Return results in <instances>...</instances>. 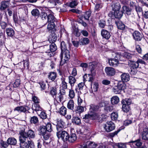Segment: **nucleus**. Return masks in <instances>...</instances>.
<instances>
[{
    "label": "nucleus",
    "mask_w": 148,
    "mask_h": 148,
    "mask_svg": "<svg viewBox=\"0 0 148 148\" xmlns=\"http://www.w3.org/2000/svg\"><path fill=\"white\" fill-rule=\"evenodd\" d=\"M122 109L123 111L125 112H128L130 110L129 106L123 104Z\"/></svg>",
    "instance_id": "obj_50"
},
{
    "label": "nucleus",
    "mask_w": 148,
    "mask_h": 148,
    "mask_svg": "<svg viewBox=\"0 0 148 148\" xmlns=\"http://www.w3.org/2000/svg\"><path fill=\"white\" fill-rule=\"evenodd\" d=\"M133 38L136 40L138 41L141 40L142 36L141 34L139 32L136 31L132 34Z\"/></svg>",
    "instance_id": "obj_9"
},
{
    "label": "nucleus",
    "mask_w": 148,
    "mask_h": 148,
    "mask_svg": "<svg viewBox=\"0 0 148 148\" xmlns=\"http://www.w3.org/2000/svg\"><path fill=\"white\" fill-rule=\"evenodd\" d=\"M30 109V108L27 106H22L16 107L14 109V110H16L20 112H25L29 110Z\"/></svg>",
    "instance_id": "obj_8"
},
{
    "label": "nucleus",
    "mask_w": 148,
    "mask_h": 148,
    "mask_svg": "<svg viewBox=\"0 0 148 148\" xmlns=\"http://www.w3.org/2000/svg\"><path fill=\"white\" fill-rule=\"evenodd\" d=\"M91 12L88 11L86 12L84 15V17L85 20H88L90 16H91Z\"/></svg>",
    "instance_id": "obj_46"
},
{
    "label": "nucleus",
    "mask_w": 148,
    "mask_h": 148,
    "mask_svg": "<svg viewBox=\"0 0 148 148\" xmlns=\"http://www.w3.org/2000/svg\"><path fill=\"white\" fill-rule=\"evenodd\" d=\"M20 81L19 79H16L13 84L14 87L16 88L18 87L20 85Z\"/></svg>",
    "instance_id": "obj_64"
},
{
    "label": "nucleus",
    "mask_w": 148,
    "mask_h": 148,
    "mask_svg": "<svg viewBox=\"0 0 148 148\" xmlns=\"http://www.w3.org/2000/svg\"><path fill=\"white\" fill-rule=\"evenodd\" d=\"M90 143H88V141L84 143L83 144L79 145L80 148H88V145Z\"/></svg>",
    "instance_id": "obj_60"
},
{
    "label": "nucleus",
    "mask_w": 148,
    "mask_h": 148,
    "mask_svg": "<svg viewBox=\"0 0 148 148\" xmlns=\"http://www.w3.org/2000/svg\"><path fill=\"white\" fill-rule=\"evenodd\" d=\"M99 108V107L98 105L92 104L90 106V110L91 112L92 111H97L98 110Z\"/></svg>",
    "instance_id": "obj_40"
},
{
    "label": "nucleus",
    "mask_w": 148,
    "mask_h": 148,
    "mask_svg": "<svg viewBox=\"0 0 148 148\" xmlns=\"http://www.w3.org/2000/svg\"><path fill=\"white\" fill-rule=\"evenodd\" d=\"M7 23L4 21H1L0 22V26L2 29H4L7 26Z\"/></svg>",
    "instance_id": "obj_62"
},
{
    "label": "nucleus",
    "mask_w": 148,
    "mask_h": 148,
    "mask_svg": "<svg viewBox=\"0 0 148 148\" xmlns=\"http://www.w3.org/2000/svg\"><path fill=\"white\" fill-rule=\"evenodd\" d=\"M31 14L34 16H38L40 14L39 10L36 9H33L31 12Z\"/></svg>",
    "instance_id": "obj_42"
},
{
    "label": "nucleus",
    "mask_w": 148,
    "mask_h": 148,
    "mask_svg": "<svg viewBox=\"0 0 148 148\" xmlns=\"http://www.w3.org/2000/svg\"><path fill=\"white\" fill-rule=\"evenodd\" d=\"M105 71L107 75L110 76L114 75L116 73L115 69L111 67H107L105 69Z\"/></svg>",
    "instance_id": "obj_7"
},
{
    "label": "nucleus",
    "mask_w": 148,
    "mask_h": 148,
    "mask_svg": "<svg viewBox=\"0 0 148 148\" xmlns=\"http://www.w3.org/2000/svg\"><path fill=\"white\" fill-rule=\"evenodd\" d=\"M88 143H90L88 145V148H95L98 146L97 144H95L93 142L88 141Z\"/></svg>",
    "instance_id": "obj_49"
},
{
    "label": "nucleus",
    "mask_w": 148,
    "mask_h": 148,
    "mask_svg": "<svg viewBox=\"0 0 148 148\" xmlns=\"http://www.w3.org/2000/svg\"><path fill=\"white\" fill-rule=\"evenodd\" d=\"M108 104L107 102L104 100L101 101L98 104V106L99 108H101L103 106L105 107L106 104Z\"/></svg>",
    "instance_id": "obj_54"
},
{
    "label": "nucleus",
    "mask_w": 148,
    "mask_h": 148,
    "mask_svg": "<svg viewBox=\"0 0 148 148\" xmlns=\"http://www.w3.org/2000/svg\"><path fill=\"white\" fill-rule=\"evenodd\" d=\"M122 9L123 11H126L127 15H129L131 14V10L129 7L126 6H123L122 7Z\"/></svg>",
    "instance_id": "obj_30"
},
{
    "label": "nucleus",
    "mask_w": 148,
    "mask_h": 148,
    "mask_svg": "<svg viewBox=\"0 0 148 148\" xmlns=\"http://www.w3.org/2000/svg\"><path fill=\"white\" fill-rule=\"evenodd\" d=\"M91 119L94 120H97L99 121L102 119V118L97 113H95L92 114Z\"/></svg>",
    "instance_id": "obj_29"
},
{
    "label": "nucleus",
    "mask_w": 148,
    "mask_h": 148,
    "mask_svg": "<svg viewBox=\"0 0 148 148\" xmlns=\"http://www.w3.org/2000/svg\"><path fill=\"white\" fill-rule=\"evenodd\" d=\"M47 22L50 23H55L56 22V19L54 15L51 14H50L48 15Z\"/></svg>",
    "instance_id": "obj_16"
},
{
    "label": "nucleus",
    "mask_w": 148,
    "mask_h": 148,
    "mask_svg": "<svg viewBox=\"0 0 148 148\" xmlns=\"http://www.w3.org/2000/svg\"><path fill=\"white\" fill-rule=\"evenodd\" d=\"M66 110L65 107L62 106L60 109V113L62 115H65L66 113Z\"/></svg>",
    "instance_id": "obj_43"
},
{
    "label": "nucleus",
    "mask_w": 148,
    "mask_h": 148,
    "mask_svg": "<svg viewBox=\"0 0 148 148\" xmlns=\"http://www.w3.org/2000/svg\"><path fill=\"white\" fill-rule=\"evenodd\" d=\"M99 24L100 27L103 28L106 25V22L104 20H102L100 21Z\"/></svg>",
    "instance_id": "obj_61"
},
{
    "label": "nucleus",
    "mask_w": 148,
    "mask_h": 148,
    "mask_svg": "<svg viewBox=\"0 0 148 148\" xmlns=\"http://www.w3.org/2000/svg\"><path fill=\"white\" fill-rule=\"evenodd\" d=\"M16 139L14 138H9L7 140V143L8 145H15L16 143Z\"/></svg>",
    "instance_id": "obj_22"
},
{
    "label": "nucleus",
    "mask_w": 148,
    "mask_h": 148,
    "mask_svg": "<svg viewBox=\"0 0 148 148\" xmlns=\"http://www.w3.org/2000/svg\"><path fill=\"white\" fill-rule=\"evenodd\" d=\"M123 12L122 11H116L114 12V16L117 18H121L123 16Z\"/></svg>",
    "instance_id": "obj_20"
},
{
    "label": "nucleus",
    "mask_w": 148,
    "mask_h": 148,
    "mask_svg": "<svg viewBox=\"0 0 148 148\" xmlns=\"http://www.w3.org/2000/svg\"><path fill=\"white\" fill-rule=\"evenodd\" d=\"M57 136L58 138H61L64 141H67L69 136L68 133L65 131H60L57 132Z\"/></svg>",
    "instance_id": "obj_4"
},
{
    "label": "nucleus",
    "mask_w": 148,
    "mask_h": 148,
    "mask_svg": "<svg viewBox=\"0 0 148 148\" xmlns=\"http://www.w3.org/2000/svg\"><path fill=\"white\" fill-rule=\"evenodd\" d=\"M130 143H133V145H136L137 147H140L142 145V143L141 142L140 139H138L137 140L132 141Z\"/></svg>",
    "instance_id": "obj_36"
},
{
    "label": "nucleus",
    "mask_w": 148,
    "mask_h": 148,
    "mask_svg": "<svg viewBox=\"0 0 148 148\" xmlns=\"http://www.w3.org/2000/svg\"><path fill=\"white\" fill-rule=\"evenodd\" d=\"M118 60L116 58H111L108 60L110 65H117L119 63Z\"/></svg>",
    "instance_id": "obj_28"
},
{
    "label": "nucleus",
    "mask_w": 148,
    "mask_h": 148,
    "mask_svg": "<svg viewBox=\"0 0 148 148\" xmlns=\"http://www.w3.org/2000/svg\"><path fill=\"white\" fill-rule=\"evenodd\" d=\"M122 55L123 57L128 59L130 58L132 56V54L127 52H124L122 53Z\"/></svg>",
    "instance_id": "obj_52"
},
{
    "label": "nucleus",
    "mask_w": 148,
    "mask_h": 148,
    "mask_svg": "<svg viewBox=\"0 0 148 148\" xmlns=\"http://www.w3.org/2000/svg\"><path fill=\"white\" fill-rule=\"evenodd\" d=\"M69 83L71 87L73 86L76 82V79L75 77L71 76H70L69 77Z\"/></svg>",
    "instance_id": "obj_27"
},
{
    "label": "nucleus",
    "mask_w": 148,
    "mask_h": 148,
    "mask_svg": "<svg viewBox=\"0 0 148 148\" xmlns=\"http://www.w3.org/2000/svg\"><path fill=\"white\" fill-rule=\"evenodd\" d=\"M50 39L52 42H55L57 39V36L55 33H52Z\"/></svg>",
    "instance_id": "obj_37"
},
{
    "label": "nucleus",
    "mask_w": 148,
    "mask_h": 148,
    "mask_svg": "<svg viewBox=\"0 0 148 148\" xmlns=\"http://www.w3.org/2000/svg\"><path fill=\"white\" fill-rule=\"evenodd\" d=\"M142 138L143 140H148V131H143L142 135Z\"/></svg>",
    "instance_id": "obj_32"
},
{
    "label": "nucleus",
    "mask_w": 148,
    "mask_h": 148,
    "mask_svg": "<svg viewBox=\"0 0 148 148\" xmlns=\"http://www.w3.org/2000/svg\"><path fill=\"white\" fill-rule=\"evenodd\" d=\"M111 101L112 104H116L119 101V99L117 96H113L111 98Z\"/></svg>",
    "instance_id": "obj_26"
},
{
    "label": "nucleus",
    "mask_w": 148,
    "mask_h": 148,
    "mask_svg": "<svg viewBox=\"0 0 148 148\" xmlns=\"http://www.w3.org/2000/svg\"><path fill=\"white\" fill-rule=\"evenodd\" d=\"M78 4V2L74 0L70 3L69 6L71 8H74Z\"/></svg>",
    "instance_id": "obj_59"
},
{
    "label": "nucleus",
    "mask_w": 148,
    "mask_h": 148,
    "mask_svg": "<svg viewBox=\"0 0 148 148\" xmlns=\"http://www.w3.org/2000/svg\"><path fill=\"white\" fill-rule=\"evenodd\" d=\"M113 110V107L112 106L108 105L107 104L105 106L104 110L107 112H111Z\"/></svg>",
    "instance_id": "obj_41"
},
{
    "label": "nucleus",
    "mask_w": 148,
    "mask_h": 148,
    "mask_svg": "<svg viewBox=\"0 0 148 148\" xmlns=\"http://www.w3.org/2000/svg\"><path fill=\"white\" fill-rule=\"evenodd\" d=\"M118 117V114L117 112H114L111 114V118L112 120H116Z\"/></svg>",
    "instance_id": "obj_47"
},
{
    "label": "nucleus",
    "mask_w": 148,
    "mask_h": 148,
    "mask_svg": "<svg viewBox=\"0 0 148 148\" xmlns=\"http://www.w3.org/2000/svg\"><path fill=\"white\" fill-rule=\"evenodd\" d=\"M10 2L8 1H4L1 3L0 10L1 11L5 10L8 8Z\"/></svg>",
    "instance_id": "obj_10"
},
{
    "label": "nucleus",
    "mask_w": 148,
    "mask_h": 148,
    "mask_svg": "<svg viewBox=\"0 0 148 148\" xmlns=\"http://www.w3.org/2000/svg\"><path fill=\"white\" fill-rule=\"evenodd\" d=\"M84 111V108L83 106H78L77 107V109L76 110V113H80L83 112Z\"/></svg>",
    "instance_id": "obj_58"
},
{
    "label": "nucleus",
    "mask_w": 148,
    "mask_h": 148,
    "mask_svg": "<svg viewBox=\"0 0 148 148\" xmlns=\"http://www.w3.org/2000/svg\"><path fill=\"white\" fill-rule=\"evenodd\" d=\"M56 74L54 72H51L48 75V77L49 79L52 80H54L56 77Z\"/></svg>",
    "instance_id": "obj_39"
},
{
    "label": "nucleus",
    "mask_w": 148,
    "mask_h": 148,
    "mask_svg": "<svg viewBox=\"0 0 148 148\" xmlns=\"http://www.w3.org/2000/svg\"><path fill=\"white\" fill-rule=\"evenodd\" d=\"M72 122L76 124L79 125L81 123L80 119L77 117H74L72 119Z\"/></svg>",
    "instance_id": "obj_38"
},
{
    "label": "nucleus",
    "mask_w": 148,
    "mask_h": 148,
    "mask_svg": "<svg viewBox=\"0 0 148 148\" xmlns=\"http://www.w3.org/2000/svg\"><path fill=\"white\" fill-rule=\"evenodd\" d=\"M138 67V65H132L131 66L130 70H129V73L131 75L136 74L137 72V68Z\"/></svg>",
    "instance_id": "obj_17"
},
{
    "label": "nucleus",
    "mask_w": 148,
    "mask_h": 148,
    "mask_svg": "<svg viewBox=\"0 0 148 148\" xmlns=\"http://www.w3.org/2000/svg\"><path fill=\"white\" fill-rule=\"evenodd\" d=\"M61 52L60 54L61 61L60 65H63L66 63L70 58V54L69 51L67 49L65 42L62 41L61 43Z\"/></svg>",
    "instance_id": "obj_1"
},
{
    "label": "nucleus",
    "mask_w": 148,
    "mask_h": 148,
    "mask_svg": "<svg viewBox=\"0 0 148 148\" xmlns=\"http://www.w3.org/2000/svg\"><path fill=\"white\" fill-rule=\"evenodd\" d=\"M98 86V84L97 82H94L93 85L92 83H91V88L92 91L94 92H96L97 91Z\"/></svg>",
    "instance_id": "obj_31"
},
{
    "label": "nucleus",
    "mask_w": 148,
    "mask_h": 148,
    "mask_svg": "<svg viewBox=\"0 0 148 148\" xmlns=\"http://www.w3.org/2000/svg\"><path fill=\"white\" fill-rule=\"evenodd\" d=\"M69 96L71 99H73L75 96V93L73 90H69Z\"/></svg>",
    "instance_id": "obj_57"
},
{
    "label": "nucleus",
    "mask_w": 148,
    "mask_h": 148,
    "mask_svg": "<svg viewBox=\"0 0 148 148\" xmlns=\"http://www.w3.org/2000/svg\"><path fill=\"white\" fill-rule=\"evenodd\" d=\"M40 16L42 20H44L47 18L48 15L46 13L42 12L40 14Z\"/></svg>",
    "instance_id": "obj_55"
},
{
    "label": "nucleus",
    "mask_w": 148,
    "mask_h": 148,
    "mask_svg": "<svg viewBox=\"0 0 148 148\" xmlns=\"http://www.w3.org/2000/svg\"><path fill=\"white\" fill-rule=\"evenodd\" d=\"M77 139V136L75 134H71L70 136H69L68 138V141L69 143H73Z\"/></svg>",
    "instance_id": "obj_18"
},
{
    "label": "nucleus",
    "mask_w": 148,
    "mask_h": 148,
    "mask_svg": "<svg viewBox=\"0 0 148 148\" xmlns=\"http://www.w3.org/2000/svg\"><path fill=\"white\" fill-rule=\"evenodd\" d=\"M45 126L47 131L49 132H51L52 131V127L51 123H47Z\"/></svg>",
    "instance_id": "obj_48"
},
{
    "label": "nucleus",
    "mask_w": 148,
    "mask_h": 148,
    "mask_svg": "<svg viewBox=\"0 0 148 148\" xmlns=\"http://www.w3.org/2000/svg\"><path fill=\"white\" fill-rule=\"evenodd\" d=\"M66 92L64 89H60V92L58 94V96L56 97L55 96L56 99H59L58 100L60 102L62 101L64 99V96L65 95Z\"/></svg>",
    "instance_id": "obj_11"
},
{
    "label": "nucleus",
    "mask_w": 148,
    "mask_h": 148,
    "mask_svg": "<svg viewBox=\"0 0 148 148\" xmlns=\"http://www.w3.org/2000/svg\"><path fill=\"white\" fill-rule=\"evenodd\" d=\"M26 139L24 137L20 135L19 140L20 141V145L21 148H28V143L25 142Z\"/></svg>",
    "instance_id": "obj_6"
},
{
    "label": "nucleus",
    "mask_w": 148,
    "mask_h": 148,
    "mask_svg": "<svg viewBox=\"0 0 148 148\" xmlns=\"http://www.w3.org/2000/svg\"><path fill=\"white\" fill-rule=\"evenodd\" d=\"M115 127V125L111 121L107 122L103 126L104 128L107 132H110L114 130Z\"/></svg>",
    "instance_id": "obj_5"
},
{
    "label": "nucleus",
    "mask_w": 148,
    "mask_h": 148,
    "mask_svg": "<svg viewBox=\"0 0 148 148\" xmlns=\"http://www.w3.org/2000/svg\"><path fill=\"white\" fill-rule=\"evenodd\" d=\"M6 32L8 36H12L14 33L13 29L10 28H7L6 29Z\"/></svg>",
    "instance_id": "obj_23"
},
{
    "label": "nucleus",
    "mask_w": 148,
    "mask_h": 148,
    "mask_svg": "<svg viewBox=\"0 0 148 148\" xmlns=\"http://www.w3.org/2000/svg\"><path fill=\"white\" fill-rule=\"evenodd\" d=\"M39 133L40 135H44V134L47 133V131L45 126H41L39 128Z\"/></svg>",
    "instance_id": "obj_25"
},
{
    "label": "nucleus",
    "mask_w": 148,
    "mask_h": 148,
    "mask_svg": "<svg viewBox=\"0 0 148 148\" xmlns=\"http://www.w3.org/2000/svg\"><path fill=\"white\" fill-rule=\"evenodd\" d=\"M42 47L44 48V51L46 53L45 55H47L49 57V58L52 56L53 54L50 52L49 45H46Z\"/></svg>",
    "instance_id": "obj_13"
},
{
    "label": "nucleus",
    "mask_w": 148,
    "mask_h": 148,
    "mask_svg": "<svg viewBox=\"0 0 148 148\" xmlns=\"http://www.w3.org/2000/svg\"><path fill=\"white\" fill-rule=\"evenodd\" d=\"M101 34L103 38L107 40L111 36L110 32L104 29L102 30Z\"/></svg>",
    "instance_id": "obj_12"
},
{
    "label": "nucleus",
    "mask_w": 148,
    "mask_h": 148,
    "mask_svg": "<svg viewBox=\"0 0 148 148\" xmlns=\"http://www.w3.org/2000/svg\"><path fill=\"white\" fill-rule=\"evenodd\" d=\"M55 23H49L47 26V29L49 30H50L53 29L55 27Z\"/></svg>",
    "instance_id": "obj_51"
},
{
    "label": "nucleus",
    "mask_w": 148,
    "mask_h": 148,
    "mask_svg": "<svg viewBox=\"0 0 148 148\" xmlns=\"http://www.w3.org/2000/svg\"><path fill=\"white\" fill-rule=\"evenodd\" d=\"M32 109L33 110L36 111H41V108L38 104H34L32 106Z\"/></svg>",
    "instance_id": "obj_35"
},
{
    "label": "nucleus",
    "mask_w": 148,
    "mask_h": 148,
    "mask_svg": "<svg viewBox=\"0 0 148 148\" xmlns=\"http://www.w3.org/2000/svg\"><path fill=\"white\" fill-rule=\"evenodd\" d=\"M95 74H88V81L89 82H91V83H92V82L94 81L95 78Z\"/></svg>",
    "instance_id": "obj_53"
},
{
    "label": "nucleus",
    "mask_w": 148,
    "mask_h": 148,
    "mask_svg": "<svg viewBox=\"0 0 148 148\" xmlns=\"http://www.w3.org/2000/svg\"><path fill=\"white\" fill-rule=\"evenodd\" d=\"M39 116L41 119H46L47 117V115L46 113L45 112L43 111H42L40 112L39 115Z\"/></svg>",
    "instance_id": "obj_56"
},
{
    "label": "nucleus",
    "mask_w": 148,
    "mask_h": 148,
    "mask_svg": "<svg viewBox=\"0 0 148 148\" xmlns=\"http://www.w3.org/2000/svg\"><path fill=\"white\" fill-rule=\"evenodd\" d=\"M20 135L25 139L27 138H33L35 137V134L34 132L32 130H29L27 132H25L22 131L20 132Z\"/></svg>",
    "instance_id": "obj_2"
},
{
    "label": "nucleus",
    "mask_w": 148,
    "mask_h": 148,
    "mask_svg": "<svg viewBox=\"0 0 148 148\" xmlns=\"http://www.w3.org/2000/svg\"><path fill=\"white\" fill-rule=\"evenodd\" d=\"M89 42V40L88 38H83L80 39L79 44L81 45H85L88 44Z\"/></svg>",
    "instance_id": "obj_21"
},
{
    "label": "nucleus",
    "mask_w": 148,
    "mask_h": 148,
    "mask_svg": "<svg viewBox=\"0 0 148 148\" xmlns=\"http://www.w3.org/2000/svg\"><path fill=\"white\" fill-rule=\"evenodd\" d=\"M30 121L32 123L35 124L38 122V119L36 116H33L31 118Z\"/></svg>",
    "instance_id": "obj_45"
},
{
    "label": "nucleus",
    "mask_w": 148,
    "mask_h": 148,
    "mask_svg": "<svg viewBox=\"0 0 148 148\" xmlns=\"http://www.w3.org/2000/svg\"><path fill=\"white\" fill-rule=\"evenodd\" d=\"M121 79L123 82H127L130 79V76L128 73H123L121 75Z\"/></svg>",
    "instance_id": "obj_15"
},
{
    "label": "nucleus",
    "mask_w": 148,
    "mask_h": 148,
    "mask_svg": "<svg viewBox=\"0 0 148 148\" xmlns=\"http://www.w3.org/2000/svg\"><path fill=\"white\" fill-rule=\"evenodd\" d=\"M126 88V84L123 82L119 83L117 86L114 87L112 89L113 92L115 94H120L122 90Z\"/></svg>",
    "instance_id": "obj_3"
},
{
    "label": "nucleus",
    "mask_w": 148,
    "mask_h": 148,
    "mask_svg": "<svg viewBox=\"0 0 148 148\" xmlns=\"http://www.w3.org/2000/svg\"><path fill=\"white\" fill-rule=\"evenodd\" d=\"M67 108L73 110L74 108V102L73 100H70L67 103Z\"/></svg>",
    "instance_id": "obj_33"
},
{
    "label": "nucleus",
    "mask_w": 148,
    "mask_h": 148,
    "mask_svg": "<svg viewBox=\"0 0 148 148\" xmlns=\"http://www.w3.org/2000/svg\"><path fill=\"white\" fill-rule=\"evenodd\" d=\"M115 23L119 29L124 30L125 29V26L124 24L121 21H115Z\"/></svg>",
    "instance_id": "obj_19"
},
{
    "label": "nucleus",
    "mask_w": 148,
    "mask_h": 148,
    "mask_svg": "<svg viewBox=\"0 0 148 148\" xmlns=\"http://www.w3.org/2000/svg\"><path fill=\"white\" fill-rule=\"evenodd\" d=\"M115 146H116L118 148H126V146L125 144L122 143H118L116 144Z\"/></svg>",
    "instance_id": "obj_63"
},
{
    "label": "nucleus",
    "mask_w": 148,
    "mask_h": 148,
    "mask_svg": "<svg viewBox=\"0 0 148 148\" xmlns=\"http://www.w3.org/2000/svg\"><path fill=\"white\" fill-rule=\"evenodd\" d=\"M50 94L53 96L54 97V96H55L57 93V89L55 87H52L51 88L50 91Z\"/></svg>",
    "instance_id": "obj_44"
},
{
    "label": "nucleus",
    "mask_w": 148,
    "mask_h": 148,
    "mask_svg": "<svg viewBox=\"0 0 148 148\" xmlns=\"http://www.w3.org/2000/svg\"><path fill=\"white\" fill-rule=\"evenodd\" d=\"M49 46L50 52L52 53L55 51L57 49V47L55 44L53 42Z\"/></svg>",
    "instance_id": "obj_34"
},
{
    "label": "nucleus",
    "mask_w": 148,
    "mask_h": 148,
    "mask_svg": "<svg viewBox=\"0 0 148 148\" xmlns=\"http://www.w3.org/2000/svg\"><path fill=\"white\" fill-rule=\"evenodd\" d=\"M64 122L61 120H58L56 126L58 132L62 130L63 128L64 127Z\"/></svg>",
    "instance_id": "obj_14"
},
{
    "label": "nucleus",
    "mask_w": 148,
    "mask_h": 148,
    "mask_svg": "<svg viewBox=\"0 0 148 148\" xmlns=\"http://www.w3.org/2000/svg\"><path fill=\"white\" fill-rule=\"evenodd\" d=\"M112 7L113 10L115 12L116 11L119 10L121 7V5L119 3H116L112 4Z\"/></svg>",
    "instance_id": "obj_24"
}]
</instances>
